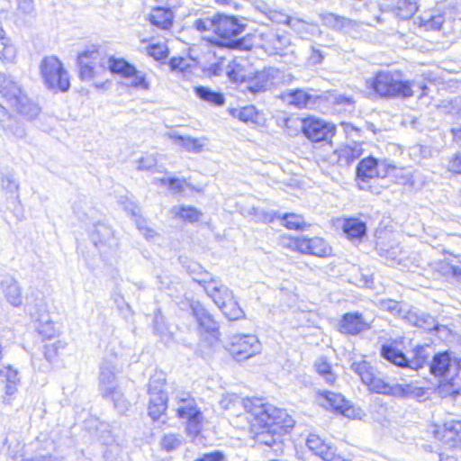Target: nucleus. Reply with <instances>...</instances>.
I'll return each instance as SVG.
<instances>
[{"label": "nucleus", "instance_id": "nucleus-1", "mask_svg": "<svg viewBox=\"0 0 461 461\" xmlns=\"http://www.w3.org/2000/svg\"><path fill=\"white\" fill-rule=\"evenodd\" d=\"M245 412L250 436L258 444L272 447L294 427V420L285 410L264 403L262 399L245 402Z\"/></svg>", "mask_w": 461, "mask_h": 461}, {"label": "nucleus", "instance_id": "nucleus-2", "mask_svg": "<svg viewBox=\"0 0 461 461\" xmlns=\"http://www.w3.org/2000/svg\"><path fill=\"white\" fill-rule=\"evenodd\" d=\"M366 83L376 95L384 98H408L417 92H420L419 98H421L427 95L428 90L423 82L400 80L389 72H379Z\"/></svg>", "mask_w": 461, "mask_h": 461}, {"label": "nucleus", "instance_id": "nucleus-3", "mask_svg": "<svg viewBox=\"0 0 461 461\" xmlns=\"http://www.w3.org/2000/svg\"><path fill=\"white\" fill-rule=\"evenodd\" d=\"M352 370L359 375L361 381L374 393L395 397H413L421 393V389L411 384H390L375 375L374 368L366 361L354 362Z\"/></svg>", "mask_w": 461, "mask_h": 461}, {"label": "nucleus", "instance_id": "nucleus-4", "mask_svg": "<svg viewBox=\"0 0 461 461\" xmlns=\"http://www.w3.org/2000/svg\"><path fill=\"white\" fill-rule=\"evenodd\" d=\"M0 95L14 111L28 119H34L40 107L29 100L22 86L11 76L0 72Z\"/></svg>", "mask_w": 461, "mask_h": 461}, {"label": "nucleus", "instance_id": "nucleus-5", "mask_svg": "<svg viewBox=\"0 0 461 461\" xmlns=\"http://www.w3.org/2000/svg\"><path fill=\"white\" fill-rule=\"evenodd\" d=\"M177 417L186 420V431L195 438L203 429V416L195 400L187 392H180L176 396Z\"/></svg>", "mask_w": 461, "mask_h": 461}, {"label": "nucleus", "instance_id": "nucleus-6", "mask_svg": "<svg viewBox=\"0 0 461 461\" xmlns=\"http://www.w3.org/2000/svg\"><path fill=\"white\" fill-rule=\"evenodd\" d=\"M41 74L50 89L66 92L70 86L69 77L60 60L54 57H45L41 63Z\"/></svg>", "mask_w": 461, "mask_h": 461}, {"label": "nucleus", "instance_id": "nucleus-7", "mask_svg": "<svg viewBox=\"0 0 461 461\" xmlns=\"http://www.w3.org/2000/svg\"><path fill=\"white\" fill-rule=\"evenodd\" d=\"M166 377L162 372H157L149 378L148 394L149 396L148 411L154 420L165 413L167 408V395L164 391Z\"/></svg>", "mask_w": 461, "mask_h": 461}, {"label": "nucleus", "instance_id": "nucleus-8", "mask_svg": "<svg viewBox=\"0 0 461 461\" xmlns=\"http://www.w3.org/2000/svg\"><path fill=\"white\" fill-rule=\"evenodd\" d=\"M281 244L283 247L293 250L317 257H327L331 253V248L322 238L320 237H282Z\"/></svg>", "mask_w": 461, "mask_h": 461}, {"label": "nucleus", "instance_id": "nucleus-9", "mask_svg": "<svg viewBox=\"0 0 461 461\" xmlns=\"http://www.w3.org/2000/svg\"><path fill=\"white\" fill-rule=\"evenodd\" d=\"M228 350L237 361H243L258 354L261 344L254 335L236 334L231 336Z\"/></svg>", "mask_w": 461, "mask_h": 461}, {"label": "nucleus", "instance_id": "nucleus-10", "mask_svg": "<svg viewBox=\"0 0 461 461\" xmlns=\"http://www.w3.org/2000/svg\"><path fill=\"white\" fill-rule=\"evenodd\" d=\"M391 168L385 161L378 162L376 158L368 157L363 158L357 167V179L360 189H367L368 180L375 177H384Z\"/></svg>", "mask_w": 461, "mask_h": 461}, {"label": "nucleus", "instance_id": "nucleus-11", "mask_svg": "<svg viewBox=\"0 0 461 461\" xmlns=\"http://www.w3.org/2000/svg\"><path fill=\"white\" fill-rule=\"evenodd\" d=\"M334 126L324 120L309 117L302 121V131L307 139L319 142L328 140L334 135Z\"/></svg>", "mask_w": 461, "mask_h": 461}, {"label": "nucleus", "instance_id": "nucleus-12", "mask_svg": "<svg viewBox=\"0 0 461 461\" xmlns=\"http://www.w3.org/2000/svg\"><path fill=\"white\" fill-rule=\"evenodd\" d=\"M244 31V25L234 16L215 15L214 33L222 40V44L230 45Z\"/></svg>", "mask_w": 461, "mask_h": 461}, {"label": "nucleus", "instance_id": "nucleus-13", "mask_svg": "<svg viewBox=\"0 0 461 461\" xmlns=\"http://www.w3.org/2000/svg\"><path fill=\"white\" fill-rule=\"evenodd\" d=\"M283 72L276 68H267L256 73V75L247 82L246 88L251 93H259L266 91L272 86L282 83Z\"/></svg>", "mask_w": 461, "mask_h": 461}, {"label": "nucleus", "instance_id": "nucleus-14", "mask_svg": "<svg viewBox=\"0 0 461 461\" xmlns=\"http://www.w3.org/2000/svg\"><path fill=\"white\" fill-rule=\"evenodd\" d=\"M459 368V360L456 357H452L448 352L435 355L429 365L431 374L441 378L456 377Z\"/></svg>", "mask_w": 461, "mask_h": 461}, {"label": "nucleus", "instance_id": "nucleus-15", "mask_svg": "<svg viewBox=\"0 0 461 461\" xmlns=\"http://www.w3.org/2000/svg\"><path fill=\"white\" fill-rule=\"evenodd\" d=\"M80 77L83 80H90L104 68L100 54L96 50L85 51L78 57Z\"/></svg>", "mask_w": 461, "mask_h": 461}, {"label": "nucleus", "instance_id": "nucleus-16", "mask_svg": "<svg viewBox=\"0 0 461 461\" xmlns=\"http://www.w3.org/2000/svg\"><path fill=\"white\" fill-rule=\"evenodd\" d=\"M190 310L195 318L201 330L216 338L218 334V325L212 315L197 301L190 302Z\"/></svg>", "mask_w": 461, "mask_h": 461}, {"label": "nucleus", "instance_id": "nucleus-17", "mask_svg": "<svg viewBox=\"0 0 461 461\" xmlns=\"http://www.w3.org/2000/svg\"><path fill=\"white\" fill-rule=\"evenodd\" d=\"M119 369L113 362L104 361L100 367L99 388L103 396H107L118 388L116 375Z\"/></svg>", "mask_w": 461, "mask_h": 461}, {"label": "nucleus", "instance_id": "nucleus-18", "mask_svg": "<svg viewBox=\"0 0 461 461\" xmlns=\"http://www.w3.org/2000/svg\"><path fill=\"white\" fill-rule=\"evenodd\" d=\"M436 437L452 447H461V420H450L435 430Z\"/></svg>", "mask_w": 461, "mask_h": 461}, {"label": "nucleus", "instance_id": "nucleus-19", "mask_svg": "<svg viewBox=\"0 0 461 461\" xmlns=\"http://www.w3.org/2000/svg\"><path fill=\"white\" fill-rule=\"evenodd\" d=\"M387 5H382V10L391 12L401 20L411 19L418 10L417 0H388Z\"/></svg>", "mask_w": 461, "mask_h": 461}, {"label": "nucleus", "instance_id": "nucleus-20", "mask_svg": "<svg viewBox=\"0 0 461 461\" xmlns=\"http://www.w3.org/2000/svg\"><path fill=\"white\" fill-rule=\"evenodd\" d=\"M340 330L347 334L356 335L370 329V324L359 312H348L339 322Z\"/></svg>", "mask_w": 461, "mask_h": 461}, {"label": "nucleus", "instance_id": "nucleus-21", "mask_svg": "<svg viewBox=\"0 0 461 461\" xmlns=\"http://www.w3.org/2000/svg\"><path fill=\"white\" fill-rule=\"evenodd\" d=\"M169 139L173 143L184 150L192 153H201L208 142L206 137L194 138L191 136H183L176 133H169Z\"/></svg>", "mask_w": 461, "mask_h": 461}, {"label": "nucleus", "instance_id": "nucleus-22", "mask_svg": "<svg viewBox=\"0 0 461 461\" xmlns=\"http://www.w3.org/2000/svg\"><path fill=\"white\" fill-rule=\"evenodd\" d=\"M205 293L210 296L215 304L221 308L225 305L228 301L233 299V292L220 281L214 282L205 286Z\"/></svg>", "mask_w": 461, "mask_h": 461}, {"label": "nucleus", "instance_id": "nucleus-23", "mask_svg": "<svg viewBox=\"0 0 461 461\" xmlns=\"http://www.w3.org/2000/svg\"><path fill=\"white\" fill-rule=\"evenodd\" d=\"M0 287L4 296L10 304L14 307L22 304V288L14 277H5L0 283Z\"/></svg>", "mask_w": 461, "mask_h": 461}, {"label": "nucleus", "instance_id": "nucleus-24", "mask_svg": "<svg viewBox=\"0 0 461 461\" xmlns=\"http://www.w3.org/2000/svg\"><path fill=\"white\" fill-rule=\"evenodd\" d=\"M321 396L323 398L322 405L324 407L331 408L348 418L353 415V409L350 406H348V402L341 394L332 392H325Z\"/></svg>", "mask_w": 461, "mask_h": 461}, {"label": "nucleus", "instance_id": "nucleus-25", "mask_svg": "<svg viewBox=\"0 0 461 461\" xmlns=\"http://www.w3.org/2000/svg\"><path fill=\"white\" fill-rule=\"evenodd\" d=\"M306 446L314 455L323 461H333L334 451L318 435L310 434L306 440Z\"/></svg>", "mask_w": 461, "mask_h": 461}, {"label": "nucleus", "instance_id": "nucleus-26", "mask_svg": "<svg viewBox=\"0 0 461 461\" xmlns=\"http://www.w3.org/2000/svg\"><path fill=\"white\" fill-rule=\"evenodd\" d=\"M19 383L18 372L10 366L0 369V392L13 395Z\"/></svg>", "mask_w": 461, "mask_h": 461}, {"label": "nucleus", "instance_id": "nucleus-27", "mask_svg": "<svg viewBox=\"0 0 461 461\" xmlns=\"http://www.w3.org/2000/svg\"><path fill=\"white\" fill-rule=\"evenodd\" d=\"M403 318L411 325L431 330L437 328L436 320L429 314L420 312L415 310L408 311Z\"/></svg>", "mask_w": 461, "mask_h": 461}, {"label": "nucleus", "instance_id": "nucleus-28", "mask_svg": "<svg viewBox=\"0 0 461 461\" xmlns=\"http://www.w3.org/2000/svg\"><path fill=\"white\" fill-rule=\"evenodd\" d=\"M425 30H438L444 23L443 15L437 10L424 12L415 22Z\"/></svg>", "mask_w": 461, "mask_h": 461}, {"label": "nucleus", "instance_id": "nucleus-29", "mask_svg": "<svg viewBox=\"0 0 461 461\" xmlns=\"http://www.w3.org/2000/svg\"><path fill=\"white\" fill-rule=\"evenodd\" d=\"M148 19L151 24L165 30L172 25L173 14L169 9L157 7L151 10Z\"/></svg>", "mask_w": 461, "mask_h": 461}, {"label": "nucleus", "instance_id": "nucleus-30", "mask_svg": "<svg viewBox=\"0 0 461 461\" xmlns=\"http://www.w3.org/2000/svg\"><path fill=\"white\" fill-rule=\"evenodd\" d=\"M289 44L290 41L287 37L270 33L267 35V41L263 44V48L270 54H282Z\"/></svg>", "mask_w": 461, "mask_h": 461}, {"label": "nucleus", "instance_id": "nucleus-31", "mask_svg": "<svg viewBox=\"0 0 461 461\" xmlns=\"http://www.w3.org/2000/svg\"><path fill=\"white\" fill-rule=\"evenodd\" d=\"M91 240L95 247H102L106 244L112 246L111 241L113 240V230L109 226L98 223L91 233Z\"/></svg>", "mask_w": 461, "mask_h": 461}, {"label": "nucleus", "instance_id": "nucleus-32", "mask_svg": "<svg viewBox=\"0 0 461 461\" xmlns=\"http://www.w3.org/2000/svg\"><path fill=\"white\" fill-rule=\"evenodd\" d=\"M286 101L298 108L309 107L315 104V98L302 89L288 92L286 94Z\"/></svg>", "mask_w": 461, "mask_h": 461}, {"label": "nucleus", "instance_id": "nucleus-33", "mask_svg": "<svg viewBox=\"0 0 461 461\" xmlns=\"http://www.w3.org/2000/svg\"><path fill=\"white\" fill-rule=\"evenodd\" d=\"M194 93L201 100L212 105L221 106L225 103L224 95L221 93L206 86H195Z\"/></svg>", "mask_w": 461, "mask_h": 461}, {"label": "nucleus", "instance_id": "nucleus-34", "mask_svg": "<svg viewBox=\"0 0 461 461\" xmlns=\"http://www.w3.org/2000/svg\"><path fill=\"white\" fill-rule=\"evenodd\" d=\"M343 230L349 239H358L366 235V223L358 219L350 218L345 220Z\"/></svg>", "mask_w": 461, "mask_h": 461}, {"label": "nucleus", "instance_id": "nucleus-35", "mask_svg": "<svg viewBox=\"0 0 461 461\" xmlns=\"http://www.w3.org/2000/svg\"><path fill=\"white\" fill-rule=\"evenodd\" d=\"M381 356L391 362L392 364L400 366L406 367L407 357L406 356L396 348L391 345H383L381 348Z\"/></svg>", "mask_w": 461, "mask_h": 461}, {"label": "nucleus", "instance_id": "nucleus-36", "mask_svg": "<svg viewBox=\"0 0 461 461\" xmlns=\"http://www.w3.org/2000/svg\"><path fill=\"white\" fill-rule=\"evenodd\" d=\"M171 213L175 218H179L191 223L200 220L202 212L193 206L177 205L171 209Z\"/></svg>", "mask_w": 461, "mask_h": 461}, {"label": "nucleus", "instance_id": "nucleus-37", "mask_svg": "<svg viewBox=\"0 0 461 461\" xmlns=\"http://www.w3.org/2000/svg\"><path fill=\"white\" fill-rule=\"evenodd\" d=\"M104 63L107 64L112 73L118 74L122 77L135 71V67L122 59L109 58Z\"/></svg>", "mask_w": 461, "mask_h": 461}, {"label": "nucleus", "instance_id": "nucleus-38", "mask_svg": "<svg viewBox=\"0 0 461 461\" xmlns=\"http://www.w3.org/2000/svg\"><path fill=\"white\" fill-rule=\"evenodd\" d=\"M363 152V149L360 143L354 142L352 145H348L339 151V158L340 161H345L346 164L349 165L354 160L358 158Z\"/></svg>", "mask_w": 461, "mask_h": 461}, {"label": "nucleus", "instance_id": "nucleus-39", "mask_svg": "<svg viewBox=\"0 0 461 461\" xmlns=\"http://www.w3.org/2000/svg\"><path fill=\"white\" fill-rule=\"evenodd\" d=\"M436 392L441 397L453 396L459 393V386L455 382V377H442Z\"/></svg>", "mask_w": 461, "mask_h": 461}, {"label": "nucleus", "instance_id": "nucleus-40", "mask_svg": "<svg viewBox=\"0 0 461 461\" xmlns=\"http://www.w3.org/2000/svg\"><path fill=\"white\" fill-rule=\"evenodd\" d=\"M320 17L324 25L334 30H342L345 26L352 23L350 20L332 13L321 14Z\"/></svg>", "mask_w": 461, "mask_h": 461}, {"label": "nucleus", "instance_id": "nucleus-41", "mask_svg": "<svg viewBox=\"0 0 461 461\" xmlns=\"http://www.w3.org/2000/svg\"><path fill=\"white\" fill-rule=\"evenodd\" d=\"M256 399L257 398L242 399L235 393H226L222 395L220 405L224 410L237 409V407H242L245 410V402Z\"/></svg>", "mask_w": 461, "mask_h": 461}, {"label": "nucleus", "instance_id": "nucleus-42", "mask_svg": "<svg viewBox=\"0 0 461 461\" xmlns=\"http://www.w3.org/2000/svg\"><path fill=\"white\" fill-rule=\"evenodd\" d=\"M289 27L302 38L308 34H314V31L317 29L316 25L297 17H292Z\"/></svg>", "mask_w": 461, "mask_h": 461}, {"label": "nucleus", "instance_id": "nucleus-43", "mask_svg": "<svg viewBox=\"0 0 461 461\" xmlns=\"http://www.w3.org/2000/svg\"><path fill=\"white\" fill-rule=\"evenodd\" d=\"M426 351L427 348L424 346L419 345L415 347L412 350L413 356L411 357V358H407L406 366L412 369H418L421 367L428 357V354Z\"/></svg>", "mask_w": 461, "mask_h": 461}, {"label": "nucleus", "instance_id": "nucleus-44", "mask_svg": "<svg viewBox=\"0 0 461 461\" xmlns=\"http://www.w3.org/2000/svg\"><path fill=\"white\" fill-rule=\"evenodd\" d=\"M226 317L230 320H240L245 317V312L239 305L237 300L233 296L231 301H228L225 305L220 308Z\"/></svg>", "mask_w": 461, "mask_h": 461}, {"label": "nucleus", "instance_id": "nucleus-45", "mask_svg": "<svg viewBox=\"0 0 461 461\" xmlns=\"http://www.w3.org/2000/svg\"><path fill=\"white\" fill-rule=\"evenodd\" d=\"M124 77L130 80V86L133 88L149 90L150 87L146 74L136 68L134 72L131 73V75H126Z\"/></svg>", "mask_w": 461, "mask_h": 461}, {"label": "nucleus", "instance_id": "nucleus-46", "mask_svg": "<svg viewBox=\"0 0 461 461\" xmlns=\"http://www.w3.org/2000/svg\"><path fill=\"white\" fill-rule=\"evenodd\" d=\"M317 373L321 375L326 383L332 384L336 380V375L331 371L330 365L324 357H319L314 364Z\"/></svg>", "mask_w": 461, "mask_h": 461}, {"label": "nucleus", "instance_id": "nucleus-47", "mask_svg": "<svg viewBox=\"0 0 461 461\" xmlns=\"http://www.w3.org/2000/svg\"><path fill=\"white\" fill-rule=\"evenodd\" d=\"M189 269L193 280L203 285L204 289L207 285L216 280L209 272L203 270L199 265H194L193 268L189 267Z\"/></svg>", "mask_w": 461, "mask_h": 461}, {"label": "nucleus", "instance_id": "nucleus-48", "mask_svg": "<svg viewBox=\"0 0 461 461\" xmlns=\"http://www.w3.org/2000/svg\"><path fill=\"white\" fill-rule=\"evenodd\" d=\"M283 224L290 230H301L305 226L304 219L302 215L295 213H285L282 217Z\"/></svg>", "mask_w": 461, "mask_h": 461}, {"label": "nucleus", "instance_id": "nucleus-49", "mask_svg": "<svg viewBox=\"0 0 461 461\" xmlns=\"http://www.w3.org/2000/svg\"><path fill=\"white\" fill-rule=\"evenodd\" d=\"M104 397L112 399L114 407L120 412H125L130 407V402L124 398L123 394L119 390V388L114 389L113 393H109V395Z\"/></svg>", "mask_w": 461, "mask_h": 461}, {"label": "nucleus", "instance_id": "nucleus-50", "mask_svg": "<svg viewBox=\"0 0 461 461\" xmlns=\"http://www.w3.org/2000/svg\"><path fill=\"white\" fill-rule=\"evenodd\" d=\"M182 443L180 435L167 434L161 440L162 447L167 451H172L180 447Z\"/></svg>", "mask_w": 461, "mask_h": 461}, {"label": "nucleus", "instance_id": "nucleus-51", "mask_svg": "<svg viewBox=\"0 0 461 461\" xmlns=\"http://www.w3.org/2000/svg\"><path fill=\"white\" fill-rule=\"evenodd\" d=\"M215 26V15L213 17L200 18L194 21V27L201 32H213Z\"/></svg>", "mask_w": 461, "mask_h": 461}, {"label": "nucleus", "instance_id": "nucleus-52", "mask_svg": "<svg viewBox=\"0 0 461 461\" xmlns=\"http://www.w3.org/2000/svg\"><path fill=\"white\" fill-rule=\"evenodd\" d=\"M37 330L42 337L47 339L54 337L56 332L54 323L49 320V318L41 321L37 326Z\"/></svg>", "mask_w": 461, "mask_h": 461}, {"label": "nucleus", "instance_id": "nucleus-53", "mask_svg": "<svg viewBox=\"0 0 461 461\" xmlns=\"http://www.w3.org/2000/svg\"><path fill=\"white\" fill-rule=\"evenodd\" d=\"M148 54L156 60H162L167 57V49L162 44H152L148 47Z\"/></svg>", "mask_w": 461, "mask_h": 461}, {"label": "nucleus", "instance_id": "nucleus-54", "mask_svg": "<svg viewBox=\"0 0 461 461\" xmlns=\"http://www.w3.org/2000/svg\"><path fill=\"white\" fill-rule=\"evenodd\" d=\"M158 163L157 158L153 154H147L141 157L137 161V168L139 170H150L152 169Z\"/></svg>", "mask_w": 461, "mask_h": 461}, {"label": "nucleus", "instance_id": "nucleus-55", "mask_svg": "<svg viewBox=\"0 0 461 461\" xmlns=\"http://www.w3.org/2000/svg\"><path fill=\"white\" fill-rule=\"evenodd\" d=\"M3 129L17 139H23L26 136L25 129L16 122H14V120L6 125H3Z\"/></svg>", "mask_w": 461, "mask_h": 461}, {"label": "nucleus", "instance_id": "nucleus-56", "mask_svg": "<svg viewBox=\"0 0 461 461\" xmlns=\"http://www.w3.org/2000/svg\"><path fill=\"white\" fill-rule=\"evenodd\" d=\"M2 187L10 193H16L19 189V184L12 174H7L2 176Z\"/></svg>", "mask_w": 461, "mask_h": 461}, {"label": "nucleus", "instance_id": "nucleus-57", "mask_svg": "<svg viewBox=\"0 0 461 461\" xmlns=\"http://www.w3.org/2000/svg\"><path fill=\"white\" fill-rule=\"evenodd\" d=\"M267 14L273 23L286 24L288 26L293 17L276 10H269Z\"/></svg>", "mask_w": 461, "mask_h": 461}, {"label": "nucleus", "instance_id": "nucleus-58", "mask_svg": "<svg viewBox=\"0 0 461 461\" xmlns=\"http://www.w3.org/2000/svg\"><path fill=\"white\" fill-rule=\"evenodd\" d=\"M378 306L381 310L387 311L391 313H400L401 308L397 301L392 299H382L378 302Z\"/></svg>", "mask_w": 461, "mask_h": 461}, {"label": "nucleus", "instance_id": "nucleus-59", "mask_svg": "<svg viewBox=\"0 0 461 461\" xmlns=\"http://www.w3.org/2000/svg\"><path fill=\"white\" fill-rule=\"evenodd\" d=\"M456 266H454L447 261L438 263V271L442 276L447 280H453Z\"/></svg>", "mask_w": 461, "mask_h": 461}, {"label": "nucleus", "instance_id": "nucleus-60", "mask_svg": "<svg viewBox=\"0 0 461 461\" xmlns=\"http://www.w3.org/2000/svg\"><path fill=\"white\" fill-rule=\"evenodd\" d=\"M14 57V50L12 45L6 42V40L0 37V59L10 60Z\"/></svg>", "mask_w": 461, "mask_h": 461}, {"label": "nucleus", "instance_id": "nucleus-61", "mask_svg": "<svg viewBox=\"0 0 461 461\" xmlns=\"http://www.w3.org/2000/svg\"><path fill=\"white\" fill-rule=\"evenodd\" d=\"M137 227L148 240H153L158 235L153 229L147 225L144 220H138Z\"/></svg>", "mask_w": 461, "mask_h": 461}, {"label": "nucleus", "instance_id": "nucleus-62", "mask_svg": "<svg viewBox=\"0 0 461 461\" xmlns=\"http://www.w3.org/2000/svg\"><path fill=\"white\" fill-rule=\"evenodd\" d=\"M251 212L253 213L257 221L263 222H272L276 216V213L274 212H267L256 208H252Z\"/></svg>", "mask_w": 461, "mask_h": 461}, {"label": "nucleus", "instance_id": "nucleus-63", "mask_svg": "<svg viewBox=\"0 0 461 461\" xmlns=\"http://www.w3.org/2000/svg\"><path fill=\"white\" fill-rule=\"evenodd\" d=\"M335 104L342 105L344 110L347 112H352L354 110L355 102L351 97L339 95L335 97Z\"/></svg>", "mask_w": 461, "mask_h": 461}, {"label": "nucleus", "instance_id": "nucleus-64", "mask_svg": "<svg viewBox=\"0 0 461 461\" xmlns=\"http://www.w3.org/2000/svg\"><path fill=\"white\" fill-rule=\"evenodd\" d=\"M238 117L243 122H253L256 117L255 108L253 106H246L238 112Z\"/></svg>", "mask_w": 461, "mask_h": 461}]
</instances>
